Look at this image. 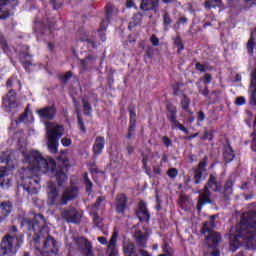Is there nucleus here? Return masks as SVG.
Listing matches in <instances>:
<instances>
[{
	"label": "nucleus",
	"instance_id": "nucleus-55",
	"mask_svg": "<svg viewBox=\"0 0 256 256\" xmlns=\"http://www.w3.org/2000/svg\"><path fill=\"white\" fill-rule=\"evenodd\" d=\"M245 103H247V101L245 100V97H243V96H239L235 100V105H237L238 107H241V105H245Z\"/></svg>",
	"mask_w": 256,
	"mask_h": 256
},
{
	"label": "nucleus",
	"instance_id": "nucleus-38",
	"mask_svg": "<svg viewBox=\"0 0 256 256\" xmlns=\"http://www.w3.org/2000/svg\"><path fill=\"white\" fill-rule=\"evenodd\" d=\"M29 119V106H27L24 112L16 119V123H25Z\"/></svg>",
	"mask_w": 256,
	"mask_h": 256
},
{
	"label": "nucleus",
	"instance_id": "nucleus-29",
	"mask_svg": "<svg viewBox=\"0 0 256 256\" xmlns=\"http://www.w3.org/2000/svg\"><path fill=\"white\" fill-rule=\"evenodd\" d=\"M223 5V0H206L204 2V7L208 11L211 9H217V7H221Z\"/></svg>",
	"mask_w": 256,
	"mask_h": 256
},
{
	"label": "nucleus",
	"instance_id": "nucleus-7",
	"mask_svg": "<svg viewBox=\"0 0 256 256\" xmlns=\"http://www.w3.org/2000/svg\"><path fill=\"white\" fill-rule=\"evenodd\" d=\"M61 217L66 221V223L79 225V223H81V217H83V214H81V211H79L77 208L69 206L64 208V210L61 212Z\"/></svg>",
	"mask_w": 256,
	"mask_h": 256
},
{
	"label": "nucleus",
	"instance_id": "nucleus-8",
	"mask_svg": "<svg viewBox=\"0 0 256 256\" xmlns=\"http://www.w3.org/2000/svg\"><path fill=\"white\" fill-rule=\"evenodd\" d=\"M135 215L137 219H139L140 223H149V221H151V213H149V209L147 208V202H145V200L139 201L138 208L135 211Z\"/></svg>",
	"mask_w": 256,
	"mask_h": 256
},
{
	"label": "nucleus",
	"instance_id": "nucleus-53",
	"mask_svg": "<svg viewBox=\"0 0 256 256\" xmlns=\"http://www.w3.org/2000/svg\"><path fill=\"white\" fill-rule=\"evenodd\" d=\"M57 142H48V149L50 153H57Z\"/></svg>",
	"mask_w": 256,
	"mask_h": 256
},
{
	"label": "nucleus",
	"instance_id": "nucleus-33",
	"mask_svg": "<svg viewBox=\"0 0 256 256\" xmlns=\"http://www.w3.org/2000/svg\"><path fill=\"white\" fill-rule=\"evenodd\" d=\"M107 27H109V24H105V22L100 23V27L98 29V35L102 42L107 41V36L105 34V31H107Z\"/></svg>",
	"mask_w": 256,
	"mask_h": 256
},
{
	"label": "nucleus",
	"instance_id": "nucleus-63",
	"mask_svg": "<svg viewBox=\"0 0 256 256\" xmlns=\"http://www.w3.org/2000/svg\"><path fill=\"white\" fill-rule=\"evenodd\" d=\"M213 249V251L212 252H210V255L211 256H221V250H219V248H212Z\"/></svg>",
	"mask_w": 256,
	"mask_h": 256
},
{
	"label": "nucleus",
	"instance_id": "nucleus-52",
	"mask_svg": "<svg viewBox=\"0 0 256 256\" xmlns=\"http://www.w3.org/2000/svg\"><path fill=\"white\" fill-rule=\"evenodd\" d=\"M187 23H189V19L185 16H182L176 22V27L179 28L181 25H187Z\"/></svg>",
	"mask_w": 256,
	"mask_h": 256
},
{
	"label": "nucleus",
	"instance_id": "nucleus-39",
	"mask_svg": "<svg viewBox=\"0 0 256 256\" xmlns=\"http://www.w3.org/2000/svg\"><path fill=\"white\" fill-rule=\"evenodd\" d=\"M71 77H73V72H71V71H68L65 74L58 75V79H60V81L64 85H67V83H69V80L71 79Z\"/></svg>",
	"mask_w": 256,
	"mask_h": 256
},
{
	"label": "nucleus",
	"instance_id": "nucleus-57",
	"mask_svg": "<svg viewBox=\"0 0 256 256\" xmlns=\"http://www.w3.org/2000/svg\"><path fill=\"white\" fill-rule=\"evenodd\" d=\"M61 143L63 147H71V138H62Z\"/></svg>",
	"mask_w": 256,
	"mask_h": 256
},
{
	"label": "nucleus",
	"instance_id": "nucleus-34",
	"mask_svg": "<svg viewBox=\"0 0 256 256\" xmlns=\"http://www.w3.org/2000/svg\"><path fill=\"white\" fill-rule=\"evenodd\" d=\"M90 215H92L94 227H101V223H103V218L99 216V212L93 211Z\"/></svg>",
	"mask_w": 256,
	"mask_h": 256
},
{
	"label": "nucleus",
	"instance_id": "nucleus-18",
	"mask_svg": "<svg viewBox=\"0 0 256 256\" xmlns=\"http://www.w3.org/2000/svg\"><path fill=\"white\" fill-rule=\"evenodd\" d=\"M21 80L17 77V74H12L6 81V88L10 91L18 92L22 89Z\"/></svg>",
	"mask_w": 256,
	"mask_h": 256
},
{
	"label": "nucleus",
	"instance_id": "nucleus-10",
	"mask_svg": "<svg viewBox=\"0 0 256 256\" xmlns=\"http://www.w3.org/2000/svg\"><path fill=\"white\" fill-rule=\"evenodd\" d=\"M207 161H209V157L204 156L202 161L198 163L196 169L194 170V185H200L201 181H203V173L207 172Z\"/></svg>",
	"mask_w": 256,
	"mask_h": 256
},
{
	"label": "nucleus",
	"instance_id": "nucleus-60",
	"mask_svg": "<svg viewBox=\"0 0 256 256\" xmlns=\"http://www.w3.org/2000/svg\"><path fill=\"white\" fill-rule=\"evenodd\" d=\"M200 95L203 97H209V87L205 86L203 90H199Z\"/></svg>",
	"mask_w": 256,
	"mask_h": 256
},
{
	"label": "nucleus",
	"instance_id": "nucleus-62",
	"mask_svg": "<svg viewBox=\"0 0 256 256\" xmlns=\"http://www.w3.org/2000/svg\"><path fill=\"white\" fill-rule=\"evenodd\" d=\"M85 42L88 43V45H90L92 49H97V43L95 41L91 39H86Z\"/></svg>",
	"mask_w": 256,
	"mask_h": 256
},
{
	"label": "nucleus",
	"instance_id": "nucleus-12",
	"mask_svg": "<svg viewBox=\"0 0 256 256\" xmlns=\"http://www.w3.org/2000/svg\"><path fill=\"white\" fill-rule=\"evenodd\" d=\"M40 119H46L47 121H53L57 115V108L55 105L46 106L36 111Z\"/></svg>",
	"mask_w": 256,
	"mask_h": 256
},
{
	"label": "nucleus",
	"instance_id": "nucleus-40",
	"mask_svg": "<svg viewBox=\"0 0 256 256\" xmlns=\"http://www.w3.org/2000/svg\"><path fill=\"white\" fill-rule=\"evenodd\" d=\"M172 22H173V20H171V15H169V12H165L163 14V25H164L165 31H167V29H169V27H171Z\"/></svg>",
	"mask_w": 256,
	"mask_h": 256
},
{
	"label": "nucleus",
	"instance_id": "nucleus-15",
	"mask_svg": "<svg viewBox=\"0 0 256 256\" xmlns=\"http://www.w3.org/2000/svg\"><path fill=\"white\" fill-rule=\"evenodd\" d=\"M128 111H129V126H128V133L126 135V139H131L137 127V111L135 110V108H131V107L128 108Z\"/></svg>",
	"mask_w": 256,
	"mask_h": 256
},
{
	"label": "nucleus",
	"instance_id": "nucleus-43",
	"mask_svg": "<svg viewBox=\"0 0 256 256\" xmlns=\"http://www.w3.org/2000/svg\"><path fill=\"white\" fill-rule=\"evenodd\" d=\"M105 201V196H100L96 199L95 203L92 204L93 211H99L101 209V203Z\"/></svg>",
	"mask_w": 256,
	"mask_h": 256
},
{
	"label": "nucleus",
	"instance_id": "nucleus-50",
	"mask_svg": "<svg viewBox=\"0 0 256 256\" xmlns=\"http://www.w3.org/2000/svg\"><path fill=\"white\" fill-rule=\"evenodd\" d=\"M166 174L168 175V177H170V179H175L177 175H179V171L177 170V168H170Z\"/></svg>",
	"mask_w": 256,
	"mask_h": 256
},
{
	"label": "nucleus",
	"instance_id": "nucleus-28",
	"mask_svg": "<svg viewBox=\"0 0 256 256\" xmlns=\"http://www.w3.org/2000/svg\"><path fill=\"white\" fill-rule=\"evenodd\" d=\"M135 241L138 247L145 249L147 247V235L141 232H137L135 235Z\"/></svg>",
	"mask_w": 256,
	"mask_h": 256
},
{
	"label": "nucleus",
	"instance_id": "nucleus-58",
	"mask_svg": "<svg viewBox=\"0 0 256 256\" xmlns=\"http://www.w3.org/2000/svg\"><path fill=\"white\" fill-rule=\"evenodd\" d=\"M204 83H206V85H209V83H211V81H213V76L209 73L204 75Z\"/></svg>",
	"mask_w": 256,
	"mask_h": 256
},
{
	"label": "nucleus",
	"instance_id": "nucleus-16",
	"mask_svg": "<svg viewBox=\"0 0 256 256\" xmlns=\"http://www.w3.org/2000/svg\"><path fill=\"white\" fill-rule=\"evenodd\" d=\"M3 105L8 107L9 111L19 107V104L17 103V92H15V90L8 91L6 97L3 98Z\"/></svg>",
	"mask_w": 256,
	"mask_h": 256
},
{
	"label": "nucleus",
	"instance_id": "nucleus-3",
	"mask_svg": "<svg viewBox=\"0 0 256 256\" xmlns=\"http://www.w3.org/2000/svg\"><path fill=\"white\" fill-rule=\"evenodd\" d=\"M18 233L19 229L15 225L8 228V234L4 235L0 242V256L17 255L25 239L23 234Z\"/></svg>",
	"mask_w": 256,
	"mask_h": 256
},
{
	"label": "nucleus",
	"instance_id": "nucleus-54",
	"mask_svg": "<svg viewBox=\"0 0 256 256\" xmlns=\"http://www.w3.org/2000/svg\"><path fill=\"white\" fill-rule=\"evenodd\" d=\"M150 43L153 45V47H159V38L157 37V35L153 34L150 37Z\"/></svg>",
	"mask_w": 256,
	"mask_h": 256
},
{
	"label": "nucleus",
	"instance_id": "nucleus-44",
	"mask_svg": "<svg viewBox=\"0 0 256 256\" xmlns=\"http://www.w3.org/2000/svg\"><path fill=\"white\" fill-rule=\"evenodd\" d=\"M117 237H119V234H117V232H114L109 244H108V249H111L113 251V249H115V246L117 245Z\"/></svg>",
	"mask_w": 256,
	"mask_h": 256
},
{
	"label": "nucleus",
	"instance_id": "nucleus-64",
	"mask_svg": "<svg viewBox=\"0 0 256 256\" xmlns=\"http://www.w3.org/2000/svg\"><path fill=\"white\" fill-rule=\"evenodd\" d=\"M47 43V49L50 51V53H53L55 51V44L53 42H46Z\"/></svg>",
	"mask_w": 256,
	"mask_h": 256
},
{
	"label": "nucleus",
	"instance_id": "nucleus-32",
	"mask_svg": "<svg viewBox=\"0 0 256 256\" xmlns=\"http://www.w3.org/2000/svg\"><path fill=\"white\" fill-rule=\"evenodd\" d=\"M74 241L77 247H79L80 251H83V249L87 248L88 245H91V242L85 237H77L74 239Z\"/></svg>",
	"mask_w": 256,
	"mask_h": 256
},
{
	"label": "nucleus",
	"instance_id": "nucleus-2",
	"mask_svg": "<svg viewBox=\"0 0 256 256\" xmlns=\"http://www.w3.org/2000/svg\"><path fill=\"white\" fill-rule=\"evenodd\" d=\"M256 237V211L250 210L241 215L240 222L229 232L230 251L235 253L245 241L251 243Z\"/></svg>",
	"mask_w": 256,
	"mask_h": 256
},
{
	"label": "nucleus",
	"instance_id": "nucleus-49",
	"mask_svg": "<svg viewBox=\"0 0 256 256\" xmlns=\"http://www.w3.org/2000/svg\"><path fill=\"white\" fill-rule=\"evenodd\" d=\"M162 251H163L164 254L173 256V248H171V246H169V243H167V242H165L162 245Z\"/></svg>",
	"mask_w": 256,
	"mask_h": 256
},
{
	"label": "nucleus",
	"instance_id": "nucleus-46",
	"mask_svg": "<svg viewBox=\"0 0 256 256\" xmlns=\"http://www.w3.org/2000/svg\"><path fill=\"white\" fill-rule=\"evenodd\" d=\"M37 33H40L41 35H45V33H47V31H49V26L45 25L44 23H40L38 24V26L36 27L35 30Z\"/></svg>",
	"mask_w": 256,
	"mask_h": 256
},
{
	"label": "nucleus",
	"instance_id": "nucleus-56",
	"mask_svg": "<svg viewBox=\"0 0 256 256\" xmlns=\"http://www.w3.org/2000/svg\"><path fill=\"white\" fill-rule=\"evenodd\" d=\"M162 142L165 147H171V145H173V141L167 136L162 137Z\"/></svg>",
	"mask_w": 256,
	"mask_h": 256
},
{
	"label": "nucleus",
	"instance_id": "nucleus-45",
	"mask_svg": "<svg viewBox=\"0 0 256 256\" xmlns=\"http://www.w3.org/2000/svg\"><path fill=\"white\" fill-rule=\"evenodd\" d=\"M81 253L83 256H95V254L93 253V244H90L86 246V248H83L81 250Z\"/></svg>",
	"mask_w": 256,
	"mask_h": 256
},
{
	"label": "nucleus",
	"instance_id": "nucleus-23",
	"mask_svg": "<svg viewBox=\"0 0 256 256\" xmlns=\"http://www.w3.org/2000/svg\"><path fill=\"white\" fill-rule=\"evenodd\" d=\"M31 57H33L31 54L27 52H23L20 57V63L22 67L25 69V71H28V69L33 65V62H31Z\"/></svg>",
	"mask_w": 256,
	"mask_h": 256
},
{
	"label": "nucleus",
	"instance_id": "nucleus-17",
	"mask_svg": "<svg viewBox=\"0 0 256 256\" xmlns=\"http://www.w3.org/2000/svg\"><path fill=\"white\" fill-rule=\"evenodd\" d=\"M222 156L226 165L232 163V161L235 159V150H233V146H231L229 139H226V144L223 145Z\"/></svg>",
	"mask_w": 256,
	"mask_h": 256
},
{
	"label": "nucleus",
	"instance_id": "nucleus-42",
	"mask_svg": "<svg viewBox=\"0 0 256 256\" xmlns=\"http://www.w3.org/2000/svg\"><path fill=\"white\" fill-rule=\"evenodd\" d=\"M181 87H183V83L181 82H176L175 84L172 85V91L174 97H179V93H181Z\"/></svg>",
	"mask_w": 256,
	"mask_h": 256
},
{
	"label": "nucleus",
	"instance_id": "nucleus-13",
	"mask_svg": "<svg viewBox=\"0 0 256 256\" xmlns=\"http://www.w3.org/2000/svg\"><path fill=\"white\" fill-rule=\"evenodd\" d=\"M127 195L125 193H118L115 198V211L118 215H124L127 211Z\"/></svg>",
	"mask_w": 256,
	"mask_h": 256
},
{
	"label": "nucleus",
	"instance_id": "nucleus-48",
	"mask_svg": "<svg viewBox=\"0 0 256 256\" xmlns=\"http://www.w3.org/2000/svg\"><path fill=\"white\" fill-rule=\"evenodd\" d=\"M132 21L134 25H141V22L143 21V14L141 12H138L133 15Z\"/></svg>",
	"mask_w": 256,
	"mask_h": 256
},
{
	"label": "nucleus",
	"instance_id": "nucleus-25",
	"mask_svg": "<svg viewBox=\"0 0 256 256\" xmlns=\"http://www.w3.org/2000/svg\"><path fill=\"white\" fill-rule=\"evenodd\" d=\"M9 176V172L7 170V167H0V187L5 188L9 187V180H7V177Z\"/></svg>",
	"mask_w": 256,
	"mask_h": 256
},
{
	"label": "nucleus",
	"instance_id": "nucleus-59",
	"mask_svg": "<svg viewBox=\"0 0 256 256\" xmlns=\"http://www.w3.org/2000/svg\"><path fill=\"white\" fill-rule=\"evenodd\" d=\"M197 119L199 123H203V121H205V112L199 111L197 115Z\"/></svg>",
	"mask_w": 256,
	"mask_h": 256
},
{
	"label": "nucleus",
	"instance_id": "nucleus-37",
	"mask_svg": "<svg viewBox=\"0 0 256 256\" xmlns=\"http://www.w3.org/2000/svg\"><path fill=\"white\" fill-rule=\"evenodd\" d=\"M180 105L183 111H187V109H189V106L191 105V99L187 97V94H182V100L180 101Z\"/></svg>",
	"mask_w": 256,
	"mask_h": 256
},
{
	"label": "nucleus",
	"instance_id": "nucleus-30",
	"mask_svg": "<svg viewBox=\"0 0 256 256\" xmlns=\"http://www.w3.org/2000/svg\"><path fill=\"white\" fill-rule=\"evenodd\" d=\"M159 5L154 6L153 0H142L140 4V9L142 11H155Z\"/></svg>",
	"mask_w": 256,
	"mask_h": 256
},
{
	"label": "nucleus",
	"instance_id": "nucleus-51",
	"mask_svg": "<svg viewBox=\"0 0 256 256\" xmlns=\"http://www.w3.org/2000/svg\"><path fill=\"white\" fill-rule=\"evenodd\" d=\"M51 5L53 6V9L57 11L58 9H61L63 0H51Z\"/></svg>",
	"mask_w": 256,
	"mask_h": 256
},
{
	"label": "nucleus",
	"instance_id": "nucleus-11",
	"mask_svg": "<svg viewBox=\"0 0 256 256\" xmlns=\"http://www.w3.org/2000/svg\"><path fill=\"white\" fill-rule=\"evenodd\" d=\"M17 7V3L15 0H0V19H9L11 17V11L12 9H15Z\"/></svg>",
	"mask_w": 256,
	"mask_h": 256
},
{
	"label": "nucleus",
	"instance_id": "nucleus-6",
	"mask_svg": "<svg viewBox=\"0 0 256 256\" xmlns=\"http://www.w3.org/2000/svg\"><path fill=\"white\" fill-rule=\"evenodd\" d=\"M47 205L48 207H63L59 198V189L55 183L50 182L47 186Z\"/></svg>",
	"mask_w": 256,
	"mask_h": 256
},
{
	"label": "nucleus",
	"instance_id": "nucleus-14",
	"mask_svg": "<svg viewBox=\"0 0 256 256\" xmlns=\"http://www.w3.org/2000/svg\"><path fill=\"white\" fill-rule=\"evenodd\" d=\"M222 239L221 233L216 231L208 232V236L205 238L208 249H216V247H219V243H221Z\"/></svg>",
	"mask_w": 256,
	"mask_h": 256
},
{
	"label": "nucleus",
	"instance_id": "nucleus-9",
	"mask_svg": "<svg viewBox=\"0 0 256 256\" xmlns=\"http://www.w3.org/2000/svg\"><path fill=\"white\" fill-rule=\"evenodd\" d=\"M79 197V187L78 186H69L67 187L61 196L60 205H67L71 201H75Z\"/></svg>",
	"mask_w": 256,
	"mask_h": 256
},
{
	"label": "nucleus",
	"instance_id": "nucleus-35",
	"mask_svg": "<svg viewBox=\"0 0 256 256\" xmlns=\"http://www.w3.org/2000/svg\"><path fill=\"white\" fill-rule=\"evenodd\" d=\"M174 45L177 47V53L181 54V51L185 50V44H183V39H181V36H176L174 39Z\"/></svg>",
	"mask_w": 256,
	"mask_h": 256
},
{
	"label": "nucleus",
	"instance_id": "nucleus-4",
	"mask_svg": "<svg viewBox=\"0 0 256 256\" xmlns=\"http://www.w3.org/2000/svg\"><path fill=\"white\" fill-rule=\"evenodd\" d=\"M223 189L221 181L217 180V174H210L206 185L199 192V196L196 204V211L201 213L205 205H213V200L211 199V191L213 193H220Z\"/></svg>",
	"mask_w": 256,
	"mask_h": 256
},
{
	"label": "nucleus",
	"instance_id": "nucleus-36",
	"mask_svg": "<svg viewBox=\"0 0 256 256\" xmlns=\"http://www.w3.org/2000/svg\"><path fill=\"white\" fill-rule=\"evenodd\" d=\"M77 113V121H78V128L81 131V133H87V128L85 127V122H83V117H81V114H79V110H76Z\"/></svg>",
	"mask_w": 256,
	"mask_h": 256
},
{
	"label": "nucleus",
	"instance_id": "nucleus-47",
	"mask_svg": "<svg viewBox=\"0 0 256 256\" xmlns=\"http://www.w3.org/2000/svg\"><path fill=\"white\" fill-rule=\"evenodd\" d=\"M195 70L200 71V73H206V71H209V66L207 64H201L200 62H197L195 64Z\"/></svg>",
	"mask_w": 256,
	"mask_h": 256
},
{
	"label": "nucleus",
	"instance_id": "nucleus-61",
	"mask_svg": "<svg viewBox=\"0 0 256 256\" xmlns=\"http://www.w3.org/2000/svg\"><path fill=\"white\" fill-rule=\"evenodd\" d=\"M253 138H252V151L256 153V132H253Z\"/></svg>",
	"mask_w": 256,
	"mask_h": 256
},
{
	"label": "nucleus",
	"instance_id": "nucleus-20",
	"mask_svg": "<svg viewBox=\"0 0 256 256\" xmlns=\"http://www.w3.org/2000/svg\"><path fill=\"white\" fill-rule=\"evenodd\" d=\"M103 149H105V137L97 136L92 147L95 157H99L103 153Z\"/></svg>",
	"mask_w": 256,
	"mask_h": 256
},
{
	"label": "nucleus",
	"instance_id": "nucleus-1",
	"mask_svg": "<svg viewBox=\"0 0 256 256\" xmlns=\"http://www.w3.org/2000/svg\"><path fill=\"white\" fill-rule=\"evenodd\" d=\"M25 161L28 163V167L24 170V174L21 177L22 184L18 186L19 191H25L28 195H37L38 189L41 187V177L37 174L41 173H54V177L59 187H63L68 179L67 167L65 165L57 166L55 159H45L41 152L37 150L29 151L24 155Z\"/></svg>",
	"mask_w": 256,
	"mask_h": 256
},
{
	"label": "nucleus",
	"instance_id": "nucleus-19",
	"mask_svg": "<svg viewBox=\"0 0 256 256\" xmlns=\"http://www.w3.org/2000/svg\"><path fill=\"white\" fill-rule=\"evenodd\" d=\"M11 211H13V203L11 201L0 203V224L11 215Z\"/></svg>",
	"mask_w": 256,
	"mask_h": 256
},
{
	"label": "nucleus",
	"instance_id": "nucleus-24",
	"mask_svg": "<svg viewBox=\"0 0 256 256\" xmlns=\"http://www.w3.org/2000/svg\"><path fill=\"white\" fill-rule=\"evenodd\" d=\"M115 9V6L113 4L108 3L105 6V19L101 21V23H105L106 25H109L111 23V17H113V11Z\"/></svg>",
	"mask_w": 256,
	"mask_h": 256
},
{
	"label": "nucleus",
	"instance_id": "nucleus-22",
	"mask_svg": "<svg viewBox=\"0 0 256 256\" xmlns=\"http://www.w3.org/2000/svg\"><path fill=\"white\" fill-rule=\"evenodd\" d=\"M63 126L57 125L54 129H50L47 131L48 142H58L59 138L62 137Z\"/></svg>",
	"mask_w": 256,
	"mask_h": 256
},
{
	"label": "nucleus",
	"instance_id": "nucleus-5",
	"mask_svg": "<svg viewBox=\"0 0 256 256\" xmlns=\"http://www.w3.org/2000/svg\"><path fill=\"white\" fill-rule=\"evenodd\" d=\"M166 119L169 121L171 129H179V131H182L185 135H189V130L185 125L177 120V106L173 105L171 102L166 103Z\"/></svg>",
	"mask_w": 256,
	"mask_h": 256
},
{
	"label": "nucleus",
	"instance_id": "nucleus-26",
	"mask_svg": "<svg viewBox=\"0 0 256 256\" xmlns=\"http://www.w3.org/2000/svg\"><path fill=\"white\" fill-rule=\"evenodd\" d=\"M83 183H84L85 191L87 195H91L93 193V182L89 178V173L87 172L83 174Z\"/></svg>",
	"mask_w": 256,
	"mask_h": 256
},
{
	"label": "nucleus",
	"instance_id": "nucleus-27",
	"mask_svg": "<svg viewBox=\"0 0 256 256\" xmlns=\"http://www.w3.org/2000/svg\"><path fill=\"white\" fill-rule=\"evenodd\" d=\"M215 227H217L215 220H209L203 223L200 232L202 235H205V233H211Z\"/></svg>",
	"mask_w": 256,
	"mask_h": 256
},
{
	"label": "nucleus",
	"instance_id": "nucleus-41",
	"mask_svg": "<svg viewBox=\"0 0 256 256\" xmlns=\"http://www.w3.org/2000/svg\"><path fill=\"white\" fill-rule=\"evenodd\" d=\"M213 133L214 131L213 130H208L207 128L204 129V134L203 136L201 137V140L202 141H213Z\"/></svg>",
	"mask_w": 256,
	"mask_h": 256
},
{
	"label": "nucleus",
	"instance_id": "nucleus-31",
	"mask_svg": "<svg viewBox=\"0 0 256 256\" xmlns=\"http://www.w3.org/2000/svg\"><path fill=\"white\" fill-rule=\"evenodd\" d=\"M82 107H83V114L86 117H91L93 115V106H91V103H89V100L82 99Z\"/></svg>",
	"mask_w": 256,
	"mask_h": 256
},
{
	"label": "nucleus",
	"instance_id": "nucleus-21",
	"mask_svg": "<svg viewBox=\"0 0 256 256\" xmlns=\"http://www.w3.org/2000/svg\"><path fill=\"white\" fill-rule=\"evenodd\" d=\"M235 185V182L233 181V178H229L223 187L222 190V197L224 201H229V198L233 195V186Z\"/></svg>",
	"mask_w": 256,
	"mask_h": 256
}]
</instances>
